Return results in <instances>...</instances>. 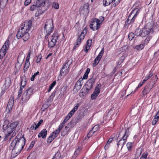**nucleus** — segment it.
Wrapping results in <instances>:
<instances>
[{
	"instance_id": "0e129e2a",
	"label": "nucleus",
	"mask_w": 159,
	"mask_h": 159,
	"mask_svg": "<svg viewBox=\"0 0 159 159\" xmlns=\"http://www.w3.org/2000/svg\"><path fill=\"white\" fill-rule=\"evenodd\" d=\"M157 119H155L154 118V119H153L152 121V125H155L156 123H157Z\"/></svg>"
},
{
	"instance_id": "69168bd1",
	"label": "nucleus",
	"mask_w": 159,
	"mask_h": 159,
	"mask_svg": "<svg viewBox=\"0 0 159 159\" xmlns=\"http://www.w3.org/2000/svg\"><path fill=\"white\" fill-rule=\"evenodd\" d=\"M36 125V123L35 122H34L33 125H31V127L30 128V129L31 130H33L34 128V126Z\"/></svg>"
},
{
	"instance_id": "f8f14e48",
	"label": "nucleus",
	"mask_w": 159,
	"mask_h": 159,
	"mask_svg": "<svg viewBox=\"0 0 159 159\" xmlns=\"http://www.w3.org/2000/svg\"><path fill=\"white\" fill-rule=\"evenodd\" d=\"M104 52V48H103L100 53H99L94 60V62L93 64V66H95L98 64L102 58Z\"/></svg>"
},
{
	"instance_id": "09e8293b",
	"label": "nucleus",
	"mask_w": 159,
	"mask_h": 159,
	"mask_svg": "<svg viewBox=\"0 0 159 159\" xmlns=\"http://www.w3.org/2000/svg\"><path fill=\"white\" fill-rule=\"evenodd\" d=\"M71 117V116H68V115L65 117V119L62 121V123L65 124L67 122Z\"/></svg>"
},
{
	"instance_id": "de8ad7c7",
	"label": "nucleus",
	"mask_w": 159,
	"mask_h": 159,
	"mask_svg": "<svg viewBox=\"0 0 159 159\" xmlns=\"http://www.w3.org/2000/svg\"><path fill=\"white\" fill-rule=\"evenodd\" d=\"M43 120L42 119L40 120L38 122V124L35 125V127L34 128V130H36L39 128L40 125L43 123Z\"/></svg>"
},
{
	"instance_id": "9d476101",
	"label": "nucleus",
	"mask_w": 159,
	"mask_h": 159,
	"mask_svg": "<svg viewBox=\"0 0 159 159\" xmlns=\"http://www.w3.org/2000/svg\"><path fill=\"white\" fill-rule=\"evenodd\" d=\"M58 38V34L57 33H54L52 36L51 40H48V46L49 48L53 47L56 44Z\"/></svg>"
},
{
	"instance_id": "a878e982",
	"label": "nucleus",
	"mask_w": 159,
	"mask_h": 159,
	"mask_svg": "<svg viewBox=\"0 0 159 159\" xmlns=\"http://www.w3.org/2000/svg\"><path fill=\"white\" fill-rule=\"evenodd\" d=\"M7 52V50L2 48L0 50V59H2L5 56Z\"/></svg>"
},
{
	"instance_id": "7ed1b4c3",
	"label": "nucleus",
	"mask_w": 159,
	"mask_h": 159,
	"mask_svg": "<svg viewBox=\"0 0 159 159\" xmlns=\"http://www.w3.org/2000/svg\"><path fill=\"white\" fill-rule=\"evenodd\" d=\"M32 21L30 20L26 21L25 22L24 26L21 27V29H19L17 32L16 37L18 39H20L22 37L25 31H24L23 29H25L26 31L30 30L32 26Z\"/></svg>"
},
{
	"instance_id": "1a4fd4ad",
	"label": "nucleus",
	"mask_w": 159,
	"mask_h": 159,
	"mask_svg": "<svg viewBox=\"0 0 159 159\" xmlns=\"http://www.w3.org/2000/svg\"><path fill=\"white\" fill-rule=\"evenodd\" d=\"M100 21L96 18L94 19L91 22L89 26L90 28L93 30L98 29L101 25V22H99Z\"/></svg>"
},
{
	"instance_id": "bf43d9fd",
	"label": "nucleus",
	"mask_w": 159,
	"mask_h": 159,
	"mask_svg": "<svg viewBox=\"0 0 159 159\" xmlns=\"http://www.w3.org/2000/svg\"><path fill=\"white\" fill-rule=\"evenodd\" d=\"M35 142L34 141H32L31 142V144H30V146L28 148H29V149H31L33 147L34 145L35 144Z\"/></svg>"
},
{
	"instance_id": "cd10ccee",
	"label": "nucleus",
	"mask_w": 159,
	"mask_h": 159,
	"mask_svg": "<svg viewBox=\"0 0 159 159\" xmlns=\"http://www.w3.org/2000/svg\"><path fill=\"white\" fill-rule=\"evenodd\" d=\"M134 33L135 35L142 37V30L140 29L139 28H137L136 29Z\"/></svg>"
},
{
	"instance_id": "2f4dec72",
	"label": "nucleus",
	"mask_w": 159,
	"mask_h": 159,
	"mask_svg": "<svg viewBox=\"0 0 159 159\" xmlns=\"http://www.w3.org/2000/svg\"><path fill=\"white\" fill-rule=\"evenodd\" d=\"M82 85L83 84L82 82H80L77 81L76 83L75 84L74 86L75 88H76L77 89H80L81 88Z\"/></svg>"
},
{
	"instance_id": "13d9d810",
	"label": "nucleus",
	"mask_w": 159,
	"mask_h": 159,
	"mask_svg": "<svg viewBox=\"0 0 159 159\" xmlns=\"http://www.w3.org/2000/svg\"><path fill=\"white\" fill-rule=\"evenodd\" d=\"M31 2V0H26L25 2V5L26 6L29 4Z\"/></svg>"
},
{
	"instance_id": "37998d69",
	"label": "nucleus",
	"mask_w": 159,
	"mask_h": 159,
	"mask_svg": "<svg viewBox=\"0 0 159 159\" xmlns=\"http://www.w3.org/2000/svg\"><path fill=\"white\" fill-rule=\"evenodd\" d=\"M42 56L41 54V53H39L37 56V59L36 61V62L37 63L41 61V60L42 59Z\"/></svg>"
},
{
	"instance_id": "58836bf2",
	"label": "nucleus",
	"mask_w": 159,
	"mask_h": 159,
	"mask_svg": "<svg viewBox=\"0 0 159 159\" xmlns=\"http://www.w3.org/2000/svg\"><path fill=\"white\" fill-rule=\"evenodd\" d=\"M30 63L28 62H26L24 68V72L26 71L29 67L30 66Z\"/></svg>"
},
{
	"instance_id": "c9c22d12",
	"label": "nucleus",
	"mask_w": 159,
	"mask_h": 159,
	"mask_svg": "<svg viewBox=\"0 0 159 159\" xmlns=\"http://www.w3.org/2000/svg\"><path fill=\"white\" fill-rule=\"evenodd\" d=\"M151 37L149 36H148L146 38V39L142 42V43L144 44V46L147 44L148 43Z\"/></svg>"
},
{
	"instance_id": "7c9ffc66",
	"label": "nucleus",
	"mask_w": 159,
	"mask_h": 159,
	"mask_svg": "<svg viewBox=\"0 0 159 159\" xmlns=\"http://www.w3.org/2000/svg\"><path fill=\"white\" fill-rule=\"evenodd\" d=\"M52 159H61V155L60 152L59 151L55 154Z\"/></svg>"
},
{
	"instance_id": "f257e3e1",
	"label": "nucleus",
	"mask_w": 159,
	"mask_h": 159,
	"mask_svg": "<svg viewBox=\"0 0 159 159\" xmlns=\"http://www.w3.org/2000/svg\"><path fill=\"white\" fill-rule=\"evenodd\" d=\"M25 143V139L24 135L19 139L16 136L12 141L10 146V148L12 150L11 156L15 157L19 154L23 148Z\"/></svg>"
},
{
	"instance_id": "6e6552de",
	"label": "nucleus",
	"mask_w": 159,
	"mask_h": 159,
	"mask_svg": "<svg viewBox=\"0 0 159 159\" xmlns=\"http://www.w3.org/2000/svg\"><path fill=\"white\" fill-rule=\"evenodd\" d=\"M139 11V10L138 8H135L133 10L125 22V24H129L134 22Z\"/></svg>"
},
{
	"instance_id": "dca6fc26",
	"label": "nucleus",
	"mask_w": 159,
	"mask_h": 159,
	"mask_svg": "<svg viewBox=\"0 0 159 159\" xmlns=\"http://www.w3.org/2000/svg\"><path fill=\"white\" fill-rule=\"evenodd\" d=\"M47 131L46 129H43L38 134L39 138H42L43 139H45L47 136Z\"/></svg>"
},
{
	"instance_id": "c85d7f7f",
	"label": "nucleus",
	"mask_w": 159,
	"mask_h": 159,
	"mask_svg": "<svg viewBox=\"0 0 159 159\" xmlns=\"http://www.w3.org/2000/svg\"><path fill=\"white\" fill-rule=\"evenodd\" d=\"M9 40L7 39L4 43L2 48L3 49L7 50L9 47Z\"/></svg>"
},
{
	"instance_id": "e433bc0d",
	"label": "nucleus",
	"mask_w": 159,
	"mask_h": 159,
	"mask_svg": "<svg viewBox=\"0 0 159 159\" xmlns=\"http://www.w3.org/2000/svg\"><path fill=\"white\" fill-rule=\"evenodd\" d=\"M87 32V30L86 27L83 30L80 35H81L82 38H84Z\"/></svg>"
},
{
	"instance_id": "39448f33",
	"label": "nucleus",
	"mask_w": 159,
	"mask_h": 159,
	"mask_svg": "<svg viewBox=\"0 0 159 159\" xmlns=\"http://www.w3.org/2000/svg\"><path fill=\"white\" fill-rule=\"evenodd\" d=\"M54 28L53 20H47L44 27V30L47 33L45 37V39L48 38L49 36L53 31Z\"/></svg>"
},
{
	"instance_id": "c756f323",
	"label": "nucleus",
	"mask_w": 159,
	"mask_h": 159,
	"mask_svg": "<svg viewBox=\"0 0 159 159\" xmlns=\"http://www.w3.org/2000/svg\"><path fill=\"white\" fill-rule=\"evenodd\" d=\"M114 0H103V5L105 7L109 5Z\"/></svg>"
},
{
	"instance_id": "473e14b6",
	"label": "nucleus",
	"mask_w": 159,
	"mask_h": 159,
	"mask_svg": "<svg viewBox=\"0 0 159 159\" xmlns=\"http://www.w3.org/2000/svg\"><path fill=\"white\" fill-rule=\"evenodd\" d=\"M129 135V128H127L125 130V134L124 136L122 137V139H126L128 137Z\"/></svg>"
},
{
	"instance_id": "4be33fe9",
	"label": "nucleus",
	"mask_w": 159,
	"mask_h": 159,
	"mask_svg": "<svg viewBox=\"0 0 159 159\" xmlns=\"http://www.w3.org/2000/svg\"><path fill=\"white\" fill-rule=\"evenodd\" d=\"M84 116V115L83 114V113H80L76 119H73L74 120L75 123V124H76L78 122L80 121Z\"/></svg>"
},
{
	"instance_id": "4468645a",
	"label": "nucleus",
	"mask_w": 159,
	"mask_h": 159,
	"mask_svg": "<svg viewBox=\"0 0 159 159\" xmlns=\"http://www.w3.org/2000/svg\"><path fill=\"white\" fill-rule=\"evenodd\" d=\"M14 103V99L13 98H10L8 102L7 107L6 109V111L8 113H9L10 111L12 110L13 106Z\"/></svg>"
},
{
	"instance_id": "9b49d317",
	"label": "nucleus",
	"mask_w": 159,
	"mask_h": 159,
	"mask_svg": "<svg viewBox=\"0 0 159 159\" xmlns=\"http://www.w3.org/2000/svg\"><path fill=\"white\" fill-rule=\"evenodd\" d=\"M154 83L153 82H149L146 85L144 88V90L143 91V95L145 96L147 94L153 87Z\"/></svg>"
},
{
	"instance_id": "bb28decb",
	"label": "nucleus",
	"mask_w": 159,
	"mask_h": 159,
	"mask_svg": "<svg viewBox=\"0 0 159 159\" xmlns=\"http://www.w3.org/2000/svg\"><path fill=\"white\" fill-rule=\"evenodd\" d=\"M144 47V44L142 43L135 46L134 47V48L137 50L140 51L143 49Z\"/></svg>"
},
{
	"instance_id": "49530a36",
	"label": "nucleus",
	"mask_w": 159,
	"mask_h": 159,
	"mask_svg": "<svg viewBox=\"0 0 159 159\" xmlns=\"http://www.w3.org/2000/svg\"><path fill=\"white\" fill-rule=\"evenodd\" d=\"M39 75V71H37L36 73H34L33 75L31 78L30 80L32 81H33L35 78V77L36 75Z\"/></svg>"
},
{
	"instance_id": "8fccbe9b",
	"label": "nucleus",
	"mask_w": 159,
	"mask_h": 159,
	"mask_svg": "<svg viewBox=\"0 0 159 159\" xmlns=\"http://www.w3.org/2000/svg\"><path fill=\"white\" fill-rule=\"evenodd\" d=\"M24 88H23L22 87L20 86V89L18 91V97L19 98L20 97L22 93L23 92V89Z\"/></svg>"
},
{
	"instance_id": "3c124183",
	"label": "nucleus",
	"mask_w": 159,
	"mask_h": 159,
	"mask_svg": "<svg viewBox=\"0 0 159 159\" xmlns=\"http://www.w3.org/2000/svg\"><path fill=\"white\" fill-rule=\"evenodd\" d=\"M68 62V61L67 62H66L65 64L63 66L61 69L68 70V68H69L70 66V65H68L67 64Z\"/></svg>"
},
{
	"instance_id": "6ab92c4d",
	"label": "nucleus",
	"mask_w": 159,
	"mask_h": 159,
	"mask_svg": "<svg viewBox=\"0 0 159 159\" xmlns=\"http://www.w3.org/2000/svg\"><path fill=\"white\" fill-rule=\"evenodd\" d=\"M84 38H82L81 35H80L78 38L76 42V44L74 47L73 50H74L76 48L78 47L79 45L80 44L81 42V40H83Z\"/></svg>"
},
{
	"instance_id": "6e6d98bb",
	"label": "nucleus",
	"mask_w": 159,
	"mask_h": 159,
	"mask_svg": "<svg viewBox=\"0 0 159 159\" xmlns=\"http://www.w3.org/2000/svg\"><path fill=\"white\" fill-rule=\"evenodd\" d=\"M69 131H67V130H63L61 132V135L64 136L65 135L67 134V132Z\"/></svg>"
},
{
	"instance_id": "864d4df0",
	"label": "nucleus",
	"mask_w": 159,
	"mask_h": 159,
	"mask_svg": "<svg viewBox=\"0 0 159 159\" xmlns=\"http://www.w3.org/2000/svg\"><path fill=\"white\" fill-rule=\"evenodd\" d=\"M52 7L55 9H58L59 8V5L57 3H54L53 4Z\"/></svg>"
},
{
	"instance_id": "72a5a7b5",
	"label": "nucleus",
	"mask_w": 159,
	"mask_h": 159,
	"mask_svg": "<svg viewBox=\"0 0 159 159\" xmlns=\"http://www.w3.org/2000/svg\"><path fill=\"white\" fill-rule=\"evenodd\" d=\"M101 86V84H98L96 87L94 92L97 93V94H99L100 91V87Z\"/></svg>"
},
{
	"instance_id": "2eb2a0df",
	"label": "nucleus",
	"mask_w": 159,
	"mask_h": 159,
	"mask_svg": "<svg viewBox=\"0 0 159 159\" xmlns=\"http://www.w3.org/2000/svg\"><path fill=\"white\" fill-rule=\"evenodd\" d=\"M42 4L40 3V1L39 0H38L35 3H34L33 5L31 7L30 10L31 11H34L36 9H37L38 7H41L42 5Z\"/></svg>"
},
{
	"instance_id": "ea45409f",
	"label": "nucleus",
	"mask_w": 159,
	"mask_h": 159,
	"mask_svg": "<svg viewBox=\"0 0 159 159\" xmlns=\"http://www.w3.org/2000/svg\"><path fill=\"white\" fill-rule=\"evenodd\" d=\"M128 38L129 40H132L134 37V34L133 33L130 32L128 34Z\"/></svg>"
},
{
	"instance_id": "ddd939ff",
	"label": "nucleus",
	"mask_w": 159,
	"mask_h": 159,
	"mask_svg": "<svg viewBox=\"0 0 159 159\" xmlns=\"http://www.w3.org/2000/svg\"><path fill=\"white\" fill-rule=\"evenodd\" d=\"M89 4L88 3L85 4L83 7H80V14H87L89 12Z\"/></svg>"
},
{
	"instance_id": "338daca9",
	"label": "nucleus",
	"mask_w": 159,
	"mask_h": 159,
	"mask_svg": "<svg viewBox=\"0 0 159 159\" xmlns=\"http://www.w3.org/2000/svg\"><path fill=\"white\" fill-rule=\"evenodd\" d=\"M88 75L85 73L83 77V79L84 80L87 79L88 78Z\"/></svg>"
},
{
	"instance_id": "a18cd8bd",
	"label": "nucleus",
	"mask_w": 159,
	"mask_h": 159,
	"mask_svg": "<svg viewBox=\"0 0 159 159\" xmlns=\"http://www.w3.org/2000/svg\"><path fill=\"white\" fill-rule=\"evenodd\" d=\"M98 94L95 92H93L91 95V99L92 100L95 99Z\"/></svg>"
},
{
	"instance_id": "b1692460",
	"label": "nucleus",
	"mask_w": 159,
	"mask_h": 159,
	"mask_svg": "<svg viewBox=\"0 0 159 159\" xmlns=\"http://www.w3.org/2000/svg\"><path fill=\"white\" fill-rule=\"evenodd\" d=\"M148 156V152H143L142 154V156H141L140 159H152L150 157V156Z\"/></svg>"
},
{
	"instance_id": "680f3d73",
	"label": "nucleus",
	"mask_w": 159,
	"mask_h": 159,
	"mask_svg": "<svg viewBox=\"0 0 159 159\" xmlns=\"http://www.w3.org/2000/svg\"><path fill=\"white\" fill-rule=\"evenodd\" d=\"M55 92H53L51 96H50V98H51L53 100L54 97L55 96Z\"/></svg>"
},
{
	"instance_id": "4c0bfd02",
	"label": "nucleus",
	"mask_w": 159,
	"mask_h": 159,
	"mask_svg": "<svg viewBox=\"0 0 159 159\" xmlns=\"http://www.w3.org/2000/svg\"><path fill=\"white\" fill-rule=\"evenodd\" d=\"M59 132L60 131H58V130L57 129L55 131L52 132V133L50 135H52V137L54 139H55L57 137V135L59 134Z\"/></svg>"
},
{
	"instance_id": "aec40b11",
	"label": "nucleus",
	"mask_w": 159,
	"mask_h": 159,
	"mask_svg": "<svg viewBox=\"0 0 159 159\" xmlns=\"http://www.w3.org/2000/svg\"><path fill=\"white\" fill-rule=\"evenodd\" d=\"M126 139H123L122 138L120 139L118 142H117V145L118 146V147H121V148H122L124 144L125 143V140Z\"/></svg>"
},
{
	"instance_id": "412c9836",
	"label": "nucleus",
	"mask_w": 159,
	"mask_h": 159,
	"mask_svg": "<svg viewBox=\"0 0 159 159\" xmlns=\"http://www.w3.org/2000/svg\"><path fill=\"white\" fill-rule=\"evenodd\" d=\"M80 106V104L77 103L74 108L68 113V116H72V115L75 112L77 111L78 108Z\"/></svg>"
},
{
	"instance_id": "423d86ee",
	"label": "nucleus",
	"mask_w": 159,
	"mask_h": 159,
	"mask_svg": "<svg viewBox=\"0 0 159 159\" xmlns=\"http://www.w3.org/2000/svg\"><path fill=\"white\" fill-rule=\"evenodd\" d=\"M155 27L151 24H148L142 29V37H145L150 33H152Z\"/></svg>"
},
{
	"instance_id": "774afa93",
	"label": "nucleus",
	"mask_w": 159,
	"mask_h": 159,
	"mask_svg": "<svg viewBox=\"0 0 159 159\" xmlns=\"http://www.w3.org/2000/svg\"><path fill=\"white\" fill-rule=\"evenodd\" d=\"M109 147V144L107 143L105 146V149L106 150L108 149Z\"/></svg>"
},
{
	"instance_id": "20e7f679",
	"label": "nucleus",
	"mask_w": 159,
	"mask_h": 159,
	"mask_svg": "<svg viewBox=\"0 0 159 159\" xmlns=\"http://www.w3.org/2000/svg\"><path fill=\"white\" fill-rule=\"evenodd\" d=\"M95 79L92 77L88 80L85 85L86 89H85L82 91L80 96H84L87 95L90 90L93 88V85L95 84Z\"/></svg>"
},
{
	"instance_id": "393cba45",
	"label": "nucleus",
	"mask_w": 159,
	"mask_h": 159,
	"mask_svg": "<svg viewBox=\"0 0 159 159\" xmlns=\"http://www.w3.org/2000/svg\"><path fill=\"white\" fill-rule=\"evenodd\" d=\"M69 72L68 70L61 69L59 76H65Z\"/></svg>"
},
{
	"instance_id": "052dcab7",
	"label": "nucleus",
	"mask_w": 159,
	"mask_h": 159,
	"mask_svg": "<svg viewBox=\"0 0 159 159\" xmlns=\"http://www.w3.org/2000/svg\"><path fill=\"white\" fill-rule=\"evenodd\" d=\"M159 118V110L158 111L157 113L155 116L154 119H158Z\"/></svg>"
},
{
	"instance_id": "a211bd4d",
	"label": "nucleus",
	"mask_w": 159,
	"mask_h": 159,
	"mask_svg": "<svg viewBox=\"0 0 159 159\" xmlns=\"http://www.w3.org/2000/svg\"><path fill=\"white\" fill-rule=\"evenodd\" d=\"M26 77L25 75H23L21 77V81L20 83V86L25 88L26 84Z\"/></svg>"
},
{
	"instance_id": "f3484780",
	"label": "nucleus",
	"mask_w": 159,
	"mask_h": 159,
	"mask_svg": "<svg viewBox=\"0 0 159 159\" xmlns=\"http://www.w3.org/2000/svg\"><path fill=\"white\" fill-rule=\"evenodd\" d=\"M74 120H72L69 123L65 128V129L69 131L70 128L73 127L75 125V123L74 122Z\"/></svg>"
},
{
	"instance_id": "0eeeda50",
	"label": "nucleus",
	"mask_w": 159,
	"mask_h": 159,
	"mask_svg": "<svg viewBox=\"0 0 159 159\" xmlns=\"http://www.w3.org/2000/svg\"><path fill=\"white\" fill-rule=\"evenodd\" d=\"M34 89L33 87H31L26 90L23 93L21 100L22 102H25L29 100L30 97L33 93Z\"/></svg>"
},
{
	"instance_id": "e2e57ef3",
	"label": "nucleus",
	"mask_w": 159,
	"mask_h": 159,
	"mask_svg": "<svg viewBox=\"0 0 159 159\" xmlns=\"http://www.w3.org/2000/svg\"><path fill=\"white\" fill-rule=\"evenodd\" d=\"M55 92H53L51 96H50V98H51L53 100L54 97L55 96Z\"/></svg>"
},
{
	"instance_id": "4d7b16f0",
	"label": "nucleus",
	"mask_w": 159,
	"mask_h": 159,
	"mask_svg": "<svg viewBox=\"0 0 159 159\" xmlns=\"http://www.w3.org/2000/svg\"><path fill=\"white\" fill-rule=\"evenodd\" d=\"M56 84V82L55 81H54L52 83L49 85V88H50L51 89H52L54 86Z\"/></svg>"
},
{
	"instance_id": "f03ea898",
	"label": "nucleus",
	"mask_w": 159,
	"mask_h": 159,
	"mask_svg": "<svg viewBox=\"0 0 159 159\" xmlns=\"http://www.w3.org/2000/svg\"><path fill=\"white\" fill-rule=\"evenodd\" d=\"M9 121L7 120H4L3 125V132L5 133V137H7L10 136V134L15 130L18 124L17 121L13 122L9 125Z\"/></svg>"
},
{
	"instance_id": "5fc2aeb1",
	"label": "nucleus",
	"mask_w": 159,
	"mask_h": 159,
	"mask_svg": "<svg viewBox=\"0 0 159 159\" xmlns=\"http://www.w3.org/2000/svg\"><path fill=\"white\" fill-rule=\"evenodd\" d=\"M64 124H64V123H62L61 124V125L59 126V128L57 129L58 130V131H59L60 132L61 130L62 129V128L64 127Z\"/></svg>"
},
{
	"instance_id": "c03bdc74",
	"label": "nucleus",
	"mask_w": 159,
	"mask_h": 159,
	"mask_svg": "<svg viewBox=\"0 0 159 159\" xmlns=\"http://www.w3.org/2000/svg\"><path fill=\"white\" fill-rule=\"evenodd\" d=\"M92 39H88L87 41L86 46H88V48H90V47H91V45L92 43Z\"/></svg>"
},
{
	"instance_id": "79ce46f5",
	"label": "nucleus",
	"mask_w": 159,
	"mask_h": 159,
	"mask_svg": "<svg viewBox=\"0 0 159 159\" xmlns=\"http://www.w3.org/2000/svg\"><path fill=\"white\" fill-rule=\"evenodd\" d=\"M3 1V0H1L0 1V7L1 8H4L6 5L7 3V2L8 0H6L5 3H4V4L2 5V2Z\"/></svg>"
},
{
	"instance_id": "5701e85b",
	"label": "nucleus",
	"mask_w": 159,
	"mask_h": 159,
	"mask_svg": "<svg viewBox=\"0 0 159 159\" xmlns=\"http://www.w3.org/2000/svg\"><path fill=\"white\" fill-rule=\"evenodd\" d=\"M24 31L22 37L23 40L24 41H27L30 38L29 34L27 32Z\"/></svg>"
},
{
	"instance_id": "a19ab883",
	"label": "nucleus",
	"mask_w": 159,
	"mask_h": 159,
	"mask_svg": "<svg viewBox=\"0 0 159 159\" xmlns=\"http://www.w3.org/2000/svg\"><path fill=\"white\" fill-rule=\"evenodd\" d=\"M52 135H50L47 139V142L48 143H51L55 139L52 137Z\"/></svg>"
},
{
	"instance_id": "603ef678",
	"label": "nucleus",
	"mask_w": 159,
	"mask_h": 159,
	"mask_svg": "<svg viewBox=\"0 0 159 159\" xmlns=\"http://www.w3.org/2000/svg\"><path fill=\"white\" fill-rule=\"evenodd\" d=\"M126 146L128 148V150L129 151L132 148V143H128L127 144Z\"/></svg>"
},
{
	"instance_id": "f704fd0d",
	"label": "nucleus",
	"mask_w": 159,
	"mask_h": 159,
	"mask_svg": "<svg viewBox=\"0 0 159 159\" xmlns=\"http://www.w3.org/2000/svg\"><path fill=\"white\" fill-rule=\"evenodd\" d=\"M95 126H94L88 134L87 136L88 138H89L90 137H91L93 134L96 131L94 130V127Z\"/></svg>"
}]
</instances>
